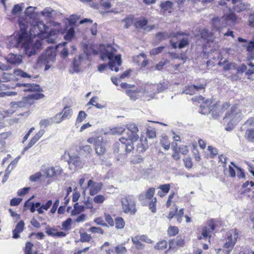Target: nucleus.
Instances as JSON below:
<instances>
[{"label": "nucleus", "mask_w": 254, "mask_h": 254, "mask_svg": "<svg viewBox=\"0 0 254 254\" xmlns=\"http://www.w3.org/2000/svg\"><path fill=\"white\" fill-rule=\"evenodd\" d=\"M106 129L103 131L105 135H121L123 131V128H106Z\"/></svg>", "instance_id": "nucleus-23"}, {"label": "nucleus", "mask_w": 254, "mask_h": 254, "mask_svg": "<svg viewBox=\"0 0 254 254\" xmlns=\"http://www.w3.org/2000/svg\"><path fill=\"white\" fill-rule=\"evenodd\" d=\"M68 164L74 165L75 167L81 168L82 162L80 157L76 154L69 153Z\"/></svg>", "instance_id": "nucleus-15"}, {"label": "nucleus", "mask_w": 254, "mask_h": 254, "mask_svg": "<svg viewBox=\"0 0 254 254\" xmlns=\"http://www.w3.org/2000/svg\"><path fill=\"white\" fill-rule=\"evenodd\" d=\"M80 16L77 14H72L69 18V22L70 25H74L79 19Z\"/></svg>", "instance_id": "nucleus-51"}, {"label": "nucleus", "mask_w": 254, "mask_h": 254, "mask_svg": "<svg viewBox=\"0 0 254 254\" xmlns=\"http://www.w3.org/2000/svg\"><path fill=\"white\" fill-rule=\"evenodd\" d=\"M57 35L55 31H50L48 34V37L45 41L49 43H55L57 40Z\"/></svg>", "instance_id": "nucleus-30"}, {"label": "nucleus", "mask_w": 254, "mask_h": 254, "mask_svg": "<svg viewBox=\"0 0 254 254\" xmlns=\"http://www.w3.org/2000/svg\"><path fill=\"white\" fill-rule=\"evenodd\" d=\"M91 238V236L86 233H81L80 234V241L81 242H89Z\"/></svg>", "instance_id": "nucleus-45"}, {"label": "nucleus", "mask_w": 254, "mask_h": 254, "mask_svg": "<svg viewBox=\"0 0 254 254\" xmlns=\"http://www.w3.org/2000/svg\"><path fill=\"white\" fill-rule=\"evenodd\" d=\"M20 158V156H19L17 157L16 158H15L14 159V160L12 161L10 163V164L8 165V166L6 168V171H9V170H10V171L13 170L14 168V167H15V166L16 165V164H17Z\"/></svg>", "instance_id": "nucleus-43"}, {"label": "nucleus", "mask_w": 254, "mask_h": 254, "mask_svg": "<svg viewBox=\"0 0 254 254\" xmlns=\"http://www.w3.org/2000/svg\"><path fill=\"white\" fill-rule=\"evenodd\" d=\"M123 209L126 213L131 215L136 211L135 208V198L132 195H128L122 199Z\"/></svg>", "instance_id": "nucleus-6"}, {"label": "nucleus", "mask_w": 254, "mask_h": 254, "mask_svg": "<svg viewBox=\"0 0 254 254\" xmlns=\"http://www.w3.org/2000/svg\"><path fill=\"white\" fill-rule=\"evenodd\" d=\"M211 24L213 29L215 30L216 31H219L223 27V22L222 21L221 19H220L218 17L213 18Z\"/></svg>", "instance_id": "nucleus-25"}, {"label": "nucleus", "mask_w": 254, "mask_h": 254, "mask_svg": "<svg viewBox=\"0 0 254 254\" xmlns=\"http://www.w3.org/2000/svg\"><path fill=\"white\" fill-rule=\"evenodd\" d=\"M62 114H63V113H60L59 114H57L54 117L51 118V119H53L52 120L53 123H61L63 120V118L62 117Z\"/></svg>", "instance_id": "nucleus-47"}, {"label": "nucleus", "mask_w": 254, "mask_h": 254, "mask_svg": "<svg viewBox=\"0 0 254 254\" xmlns=\"http://www.w3.org/2000/svg\"><path fill=\"white\" fill-rule=\"evenodd\" d=\"M143 161V158L140 155H136L131 159V162L134 164L140 163Z\"/></svg>", "instance_id": "nucleus-50"}, {"label": "nucleus", "mask_w": 254, "mask_h": 254, "mask_svg": "<svg viewBox=\"0 0 254 254\" xmlns=\"http://www.w3.org/2000/svg\"><path fill=\"white\" fill-rule=\"evenodd\" d=\"M213 102L212 100L207 99L200 105L199 112L203 115L211 114Z\"/></svg>", "instance_id": "nucleus-11"}, {"label": "nucleus", "mask_w": 254, "mask_h": 254, "mask_svg": "<svg viewBox=\"0 0 254 254\" xmlns=\"http://www.w3.org/2000/svg\"><path fill=\"white\" fill-rule=\"evenodd\" d=\"M19 26L20 27L21 33H18V34H22L23 33H24L26 35V39L27 40H29L30 41H33L28 35L27 32V26L25 25V24H23L20 22L19 23Z\"/></svg>", "instance_id": "nucleus-35"}, {"label": "nucleus", "mask_w": 254, "mask_h": 254, "mask_svg": "<svg viewBox=\"0 0 254 254\" xmlns=\"http://www.w3.org/2000/svg\"><path fill=\"white\" fill-rule=\"evenodd\" d=\"M184 215V209L183 208L181 209L179 212L177 211L176 213V216L177 217V221L179 223H181L182 221V217Z\"/></svg>", "instance_id": "nucleus-63"}, {"label": "nucleus", "mask_w": 254, "mask_h": 254, "mask_svg": "<svg viewBox=\"0 0 254 254\" xmlns=\"http://www.w3.org/2000/svg\"><path fill=\"white\" fill-rule=\"evenodd\" d=\"M63 114L62 115V117L63 119L66 118H69L71 116L72 111L71 109H69L68 107H65L64 110L62 112Z\"/></svg>", "instance_id": "nucleus-38"}, {"label": "nucleus", "mask_w": 254, "mask_h": 254, "mask_svg": "<svg viewBox=\"0 0 254 254\" xmlns=\"http://www.w3.org/2000/svg\"><path fill=\"white\" fill-rule=\"evenodd\" d=\"M45 130L41 129L31 139L36 143L43 136Z\"/></svg>", "instance_id": "nucleus-58"}, {"label": "nucleus", "mask_w": 254, "mask_h": 254, "mask_svg": "<svg viewBox=\"0 0 254 254\" xmlns=\"http://www.w3.org/2000/svg\"><path fill=\"white\" fill-rule=\"evenodd\" d=\"M75 31L73 27H70L66 32L64 38L66 40H70L74 36Z\"/></svg>", "instance_id": "nucleus-31"}, {"label": "nucleus", "mask_w": 254, "mask_h": 254, "mask_svg": "<svg viewBox=\"0 0 254 254\" xmlns=\"http://www.w3.org/2000/svg\"><path fill=\"white\" fill-rule=\"evenodd\" d=\"M120 141L114 144V152L124 155L127 153H130L133 149V144L131 141H127V139L124 141L122 138L120 139Z\"/></svg>", "instance_id": "nucleus-5"}, {"label": "nucleus", "mask_w": 254, "mask_h": 254, "mask_svg": "<svg viewBox=\"0 0 254 254\" xmlns=\"http://www.w3.org/2000/svg\"><path fill=\"white\" fill-rule=\"evenodd\" d=\"M115 251L117 254H124L127 252V250L123 246H118L115 248Z\"/></svg>", "instance_id": "nucleus-55"}, {"label": "nucleus", "mask_w": 254, "mask_h": 254, "mask_svg": "<svg viewBox=\"0 0 254 254\" xmlns=\"http://www.w3.org/2000/svg\"><path fill=\"white\" fill-rule=\"evenodd\" d=\"M83 49L84 53L82 55H86L87 57H84L85 60L89 59V56L91 54L96 55L98 54V52L94 49L91 47H89L87 45L85 44L83 46Z\"/></svg>", "instance_id": "nucleus-22"}, {"label": "nucleus", "mask_w": 254, "mask_h": 254, "mask_svg": "<svg viewBox=\"0 0 254 254\" xmlns=\"http://www.w3.org/2000/svg\"><path fill=\"white\" fill-rule=\"evenodd\" d=\"M183 93L189 95H193L195 93V87L192 85H188L183 92Z\"/></svg>", "instance_id": "nucleus-39"}, {"label": "nucleus", "mask_w": 254, "mask_h": 254, "mask_svg": "<svg viewBox=\"0 0 254 254\" xmlns=\"http://www.w3.org/2000/svg\"><path fill=\"white\" fill-rule=\"evenodd\" d=\"M136 151L139 153H142L145 152L149 147L147 140L146 137H143L142 135L141 136L139 142L136 145Z\"/></svg>", "instance_id": "nucleus-17"}, {"label": "nucleus", "mask_w": 254, "mask_h": 254, "mask_svg": "<svg viewBox=\"0 0 254 254\" xmlns=\"http://www.w3.org/2000/svg\"><path fill=\"white\" fill-rule=\"evenodd\" d=\"M72 219L70 218H68L62 223V226L65 230H67L69 228Z\"/></svg>", "instance_id": "nucleus-59"}, {"label": "nucleus", "mask_w": 254, "mask_h": 254, "mask_svg": "<svg viewBox=\"0 0 254 254\" xmlns=\"http://www.w3.org/2000/svg\"><path fill=\"white\" fill-rule=\"evenodd\" d=\"M211 107L212 108L211 109V116L214 118L218 117L223 112L221 110V107H220L219 103L213 104L211 106Z\"/></svg>", "instance_id": "nucleus-20"}, {"label": "nucleus", "mask_w": 254, "mask_h": 254, "mask_svg": "<svg viewBox=\"0 0 254 254\" xmlns=\"http://www.w3.org/2000/svg\"><path fill=\"white\" fill-rule=\"evenodd\" d=\"M246 138L250 141H254V131L252 129H248L245 134Z\"/></svg>", "instance_id": "nucleus-37"}, {"label": "nucleus", "mask_w": 254, "mask_h": 254, "mask_svg": "<svg viewBox=\"0 0 254 254\" xmlns=\"http://www.w3.org/2000/svg\"><path fill=\"white\" fill-rule=\"evenodd\" d=\"M201 36L202 38L207 41H210L211 40L212 36L211 35V33H210L208 30L203 29L201 32Z\"/></svg>", "instance_id": "nucleus-40"}, {"label": "nucleus", "mask_w": 254, "mask_h": 254, "mask_svg": "<svg viewBox=\"0 0 254 254\" xmlns=\"http://www.w3.org/2000/svg\"><path fill=\"white\" fill-rule=\"evenodd\" d=\"M237 19L236 15L232 12H230L228 14L226 15L225 20L227 21H231L234 22Z\"/></svg>", "instance_id": "nucleus-44"}, {"label": "nucleus", "mask_w": 254, "mask_h": 254, "mask_svg": "<svg viewBox=\"0 0 254 254\" xmlns=\"http://www.w3.org/2000/svg\"><path fill=\"white\" fill-rule=\"evenodd\" d=\"M52 120L53 119H51V118L47 119L42 120L40 121L39 125L41 127H42V126L48 127V126H52L53 123Z\"/></svg>", "instance_id": "nucleus-42"}, {"label": "nucleus", "mask_w": 254, "mask_h": 254, "mask_svg": "<svg viewBox=\"0 0 254 254\" xmlns=\"http://www.w3.org/2000/svg\"><path fill=\"white\" fill-rule=\"evenodd\" d=\"M215 229V224L213 220H211L208 224V227H204L202 229V236L206 238L209 236L210 233L212 232Z\"/></svg>", "instance_id": "nucleus-21"}, {"label": "nucleus", "mask_w": 254, "mask_h": 254, "mask_svg": "<svg viewBox=\"0 0 254 254\" xmlns=\"http://www.w3.org/2000/svg\"><path fill=\"white\" fill-rule=\"evenodd\" d=\"M100 51L101 52V59L102 60L104 61L106 59L109 60V65L110 68L116 72L119 71V68L116 67V64L118 66H120L122 64L121 55H118L114 56V52L115 51L114 48L111 46L105 47V45H101L100 47Z\"/></svg>", "instance_id": "nucleus-2"}, {"label": "nucleus", "mask_w": 254, "mask_h": 254, "mask_svg": "<svg viewBox=\"0 0 254 254\" xmlns=\"http://www.w3.org/2000/svg\"><path fill=\"white\" fill-rule=\"evenodd\" d=\"M116 228L117 229H122L124 227L125 222L122 217H117L115 219Z\"/></svg>", "instance_id": "nucleus-34"}, {"label": "nucleus", "mask_w": 254, "mask_h": 254, "mask_svg": "<svg viewBox=\"0 0 254 254\" xmlns=\"http://www.w3.org/2000/svg\"><path fill=\"white\" fill-rule=\"evenodd\" d=\"M42 176L41 173L39 172L30 177V180L31 182H36Z\"/></svg>", "instance_id": "nucleus-64"}, {"label": "nucleus", "mask_w": 254, "mask_h": 254, "mask_svg": "<svg viewBox=\"0 0 254 254\" xmlns=\"http://www.w3.org/2000/svg\"><path fill=\"white\" fill-rule=\"evenodd\" d=\"M155 189L154 188H151L148 190L146 193V197L149 200H152L153 198V195L154 193Z\"/></svg>", "instance_id": "nucleus-53"}, {"label": "nucleus", "mask_w": 254, "mask_h": 254, "mask_svg": "<svg viewBox=\"0 0 254 254\" xmlns=\"http://www.w3.org/2000/svg\"><path fill=\"white\" fill-rule=\"evenodd\" d=\"M164 48L165 47L161 46L156 48L153 49L150 51V53L151 55H158V54L161 53Z\"/></svg>", "instance_id": "nucleus-54"}, {"label": "nucleus", "mask_w": 254, "mask_h": 254, "mask_svg": "<svg viewBox=\"0 0 254 254\" xmlns=\"http://www.w3.org/2000/svg\"><path fill=\"white\" fill-rule=\"evenodd\" d=\"M173 5V3L170 1H165L161 2L160 6L165 10H168L171 8Z\"/></svg>", "instance_id": "nucleus-46"}, {"label": "nucleus", "mask_w": 254, "mask_h": 254, "mask_svg": "<svg viewBox=\"0 0 254 254\" xmlns=\"http://www.w3.org/2000/svg\"><path fill=\"white\" fill-rule=\"evenodd\" d=\"M179 229L177 227H170L168 229V232L170 236H174L178 234Z\"/></svg>", "instance_id": "nucleus-56"}, {"label": "nucleus", "mask_w": 254, "mask_h": 254, "mask_svg": "<svg viewBox=\"0 0 254 254\" xmlns=\"http://www.w3.org/2000/svg\"><path fill=\"white\" fill-rule=\"evenodd\" d=\"M41 14L45 17L54 18L56 15L57 12L50 7H46L41 12Z\"/></svg>", "instance_id": "nucleus-26"}, {"label": "nucleus", "mask_w": 254, "mask_h": 254, "mask_svg": "<svg viewBox=\"0 0 254 254\" xmlns=\"http://www.w3.org/2000/svg\"><path fill=\"white\" fill-rule=\"evenodd\" d=\"M24 228V223L23 221H20L13 230V238L17 239L20 237L19 234L21 233Z\"/></svg>", "instance_id": "nucleus-19"}, {"label": "nucleus", "mask_w": 254, "mask_h": 254, "mask_svg": "<svg viewBox=\"0 0 254 254\" xmlns=\"http://www.w3.org/2000/svg\"><path fill=\"white\" fill-rule=\"evenodd\" d=\"M87 57L86 55H80V56H79L77 59H75L74 60L73 64V68L75 71L77 72L79 70V65L83 62L85 60L84 59V57Z\"/></svg>", "instance_id": "nucleus-24"}, {"label": "nucleus", "mask_w": 254, "mask_h": 254, "mask_svg": "<svg viewBox=\"0 0 254 254\" xmlns=\"http://www.w3.org/2000/svg\"><path fill=\"white\" fill-rule=\"evenodd\" d=\"M133 16L132 15H129L127 16L125 18L123 19L122 21L125 22L124 27L126 29H127L130 26L132 23Z\"/></svg>", "instance_id": "nucleus-33"}, {"label": "nucleus", "mask_w": 254, "mask_h": 254, "mask_svg": "<svg viewBox=\"0 0 254 254\" xmlns=\"http://www.w3.org/2000/svg\"><path fill=\"white\" fill-rule=\"evenodd\" d=\"M167 242L165 240L161 241L156 244L154 248L156 250H164L167 248Z\"/></svg>", "instance_id": "nucleus-41"}, {"label": "nucleus", "mask_w": 254, "mask_h": 254, "mask_svg": "<svg viewBox=\"0 0 254 254\" xmlns=\"http://www.w3.org/2000/svg\"><path fill=\"white\" fill-rule=\"evenodd\" d=\"M103 185V183L101 182H95L92 180H89L87 187L90 188V195H94L97 194L101 190Z\"/></svg>", "instance_id": "nucleus-10"}, {"label": "nucleus", "mask_w": 254, "mask_h": 254, "mask_svg": "<svg viewBox=\"0 0 254 254\" xmlns=\"http://www.w3.org/2000/svg\"><path fill=\"white\" fill-rule=\"evenodd\" d=\"M232 3L234 11L237 12L246 10L250 6V4L243 2L242 0H232Z\"/></svg>", "instance_id": "nucleus-12"}, {"label": "nucleus", "mask_w": 254, "mask_h": 254, "mask_svg": "<svg viewBox=\"0 0 254 254\" xmlns=\"http://www.w3.org/2000/svg\"><path fill=\"white\" fill-rule=\"evenodd\" d=\"M242 116L240 110L234 106L231 107L230 112L225 114L223 121L224 123H227L228 127L236 126L242 119Z\"/></svg>", "instance_id": "nucleus-4"}, {"label": "nucleus", "mask_w": 254, "mask_h": 254, "mask_svg": "<svg viewBox=\"0 0 254 254\" xmlns=\"http://www.w3.org/2000/svg\"><path fill=\"white\" fill-rule=\"evenodd\" d=\"M189 45L188 38H184L179 42L178 47L179 49H182Z\"/></svg>", "instance_id": "nucleus-52"}, {"label": "nucleus", "mask_w": 254, "mask_h": 254, "mask_svg": "<svg viewBox=\"0 0 254 254\" xmlns=\"http://www.w3.org/2000/svg\"><path fill=\"white\" fill-rule=\"evenodd\" d=\"M159 188L164 192V193L167 194L170 189V185L168 184L161 185Z\"/></svg>", "instance_id": "nucleus-60"}, {"label": "nucleus", "mask_w": 254, "mask_h": 254, "mask_svg": "<svg viewBox=\"0 0 254 254\" xmlns=\"http://www.w3.org/2000/svg\"><path fill=\"white\" fill-rule=\"evenodd\" d=\"M56 57V50L52 47H49L38 57L37 64L39 66L45 65V70H47L55 62Z\"/></svg>", "instance_id": "nucleus-3"}, {"label": "nucleus", "mask_w": 254, "mask_h": 254, "mask_svg": "<svg viewBox=\"0 0 254 254\" xmlns=\"http://www.w3.org/2000/svg\"><path fill=\"white\" fill-rule=\"evenodd\" d=\"M157 89V84H142L138 87V93L146 94L150 98H153Z\"/></svg>", "instance_id": "nucleus-7"}, {"label": "nucleus", "mask_w": 254, "mask_h": 254, "mask_svg": "<svg viewBox=\"0 0 254 254\" xmlns=\"http://www.w3.org/2000/svg\"><path fill=\"white\" fill-rule=\"evenodd\" d=\"M74 210L71 211V215H76L83 212L85 210V206L79 205L78 203H76L73 206Z\"/></svg>", "instance_id": "nucleus-28"}, {"label": "nucleus", "mask_w": 254, "mask_h": 254, "mask_svg": "<svg viewBox=\"0 0 254 254\" xmlns=\"http://www.w3.org/2000/svg\"><path fill=\"white\" fill-rule=\"evenodd\" d=\"M95 151L98 155L104 154L106 151L105 144L103 142H101L100 140L99 142L97 144L96 143V145L95 146Z\"/></svg>", "instance_id": "nucleus-27"}, {"label": "nucleus", "mask_w": 254, "mask_h": 254, "mask_svg": "<svg viewBox=\"0 0 254 254\" xmlns=\"http://www.w3.org/2000/svg\"><path fill=\"white\" fill-rule=\"evenodd\" d=\"M147 24V20L146 19H143L138 21L136 22V26L140 28H144L145 26Z\"/></svg>", "instance_id": "nucleus-61"}, {"label": "nucleus", "mask_w": 254, "mask_h": 254, "mask_svg": "<svg viewBox=\"0 0 254 254\" xmlns=\"http://www.w3.org/2000/svg\"><path fill=\"white\" fill-rule=\"evenodd\" d=\"M138 92V88L136 90H132L130 89L127 90L126 91V94L129 96L130 99H135L136 97V93Z\"/></svg>", "instance_id": "nucleus-49"}, {"label": "nucleus", "mask_w": 254, "mask_h": 254, "mask_svg": "<svg viewBox=\"0 0 254 254\" xmlns=\"http://www.w3.org/2000/svg\"><path fill=\"white\" fill-rule=\"evenodd\" d=\"M6 60L11 64L18 65L22 63V57L21 55L10 53L7 56Z\"/></svg>", "instance_id": "nucleus-13"}, {"label": "nucleus", "mask_w": 254, "mask_h": 254, "mask_svg": "<svg viewBox=\"0 0 254 254\" xmlns=\"http://www.w3.org/2000/svg\"><path fill=\"white\" fill-rule=\"evenodd\" d=\"M37 27L39 30L40 33H48V27L45 25L44 22L40 21L38 22L35 28Z\"/></svg>", "instance_id": "nucleus-29"}, {"label": "nucleus", "mask_w": 254, "mask_h": 254, "mask_svg": "<svg viewBox=\"0 0 254 254\" xmlns=\"http://www.w3.org/2000/svg\"><path fill=\"white\" fill-rule=\"evenodd\" d=\"M123 131L121 134L124 136L122 138L123 140L130 141L133 143V141H136L138 139L139 136L137 134L138 131V128H123Z\"/></svg>", "instance_id": "nucleus-8"}, {"label": "nucleus", "mask_w": 254, "mask_h": 254, "mask_svg": "<svg viewBox=\"0 0 254 254\" xmlns=\"http://www.w3.org/2000/svg\"><path fill=\"white\" fill-rule=\"evenodd\" d=\"M45 173L47 177L52 178L61 175L63 173V170L60 167H51L47 168Z\"/></svg>", "instance_id": "nucleus-14"}, {"label": "nucleus", "mask_w": 254, "mask_h": 254, "mask_svg": "<svg viewBox=\"0 0 254 254\" xmlns=\"http://www.w3.org/2000/svg\"><path fill=\"white\" fill-rule=\"evenodd\" d=\"M27 90H29V92L42 91V89L40 88L39 84L28 83V85H27Z\"/></svg>", "instance_id": "nucleus-36"}, {"label": "nucleus", "mask_w": 254, "mask_h": 254, "mask_svg": "<svg viewBox=\"0 0 254 254\" xmlns=\"http://www.w3.org/2000/svg\"><path fill=\"white\" fill-rule=\"evenodd\" d=\"M235 242H233L232 235L230 234L228 235L226 243L224 244L223 250L225 254H229L235 246Z\"/></svg>", "instance_id": "nucleus-16"}, {"label": "nucleus", "mask_w": 254, "mask_h": 254, "mask_svg": "<svg viewBox=\"0 0 254 254\" xmlns=\"http://www.w3.org/2000/svg\"><path fill=\"white\" fill-rule=\"evenodd\" d=\"M44 41V40H37L35 42L30 41L26 39L25 34H16L9 38L8 47L10 48H22L25 56L30 58L37 55L43 49Z\"/></svg>", "instance_id": "nucleus-1"}, {"label": "nucleus", "mask_w": 254, "mask_h": 254, "mask_svg": "<svg viewBox=\"0 0 254 254\" xmlns=\"http://www.w3.org/2000/svg\"><path fill=\"white\" fill-rule=\"evenodd\" d=\"M86 116V114L84 111H80L78 113V115L76 119V125L77 123L82 122L83 120L85 118Z\"/></svg>", "instance_id": "nucleus-48"}, {"label": "nucleus", "mask_w": 254, "mask_h": 254, "mask_svg": "<svg viewBox=\"0 0 254 254\" xmlns=\"http://www.w3.org/2000/svg\"><path fill=\"white\" fill-rule=\"evenodd\" d=\"M151 201L149 202V208L151 209V211L153 213L156 212V198H153Z\"/></svg>", "instance_id": "nucleus-62"}, {"label": "nucleus", "mask_w": 254, "mask_h": 254, "mask_svg": "<svg viewBox=\"0 0 254 254\" xmlns=\"http://www.w3.org/2000/svg\"><path fill=\"white\" fill-rule=\"evenodd\" d=\"M44 97V95L42 93H36L34 94H32L31 95H28L27 97L24 98L23 101L19 102H12L11 104L13 107H23L26 106V102H27L29 99H40L43 98Z\"/></svg>", "instance_id": "nucleus-9"}, {"label": "nucleus", "mask_w": 254, "mask_h": 254, "mask_svg": "<svg viewBox=\"0 0 254 254\" xmlns=\"http://www.w3.org/2000/svg\"><path fill=\"white\" fill-rule=\"evenodd\" d=\"M105 199V197L103 195L99 194L94 197L93 200L96 203H102Z\"/></svg>", "instance_id": "nucleus-57"}, {"label": "nucleus", "mask_w": 254, "mask_h": 254, "mask_svg": "<svg viewBox=\"0 0 254 254\" xmlns=\"http://www.w3.org/2000/svg\"><path fill=\"white\" fill-rule=\"evenodd\" d=\"M254 50V39H252L250 41L249 43V45L247 46V50L250 53L248 57V63L247 64L250 66L253 67L254 65L253 64L252 62L251 61V60H253L254 59V55L252 53L253 50Z\"/></svg>", "instance_id": "nucleus-18"}, {"label": "nucleus", "mask_w": 254, "mask_h": 254, "mask_svg": "<svg viewBox=\"0 0 254 254\" xmlns=\"http://www.w3.org/2000/svg\"><path fill=\"white\" fill-rule=\"evenodd\" d=\"M145 133L148 138L152 139L156 136V132L155 128H146Z\"/></svg>", "instance_id": "nucleus-32"}]
</instances>
